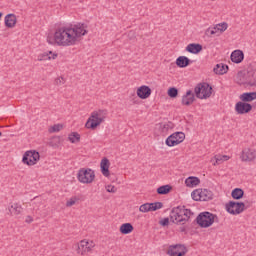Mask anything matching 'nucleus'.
Instances as JSON below:
<instances>
[{"mask_svg":"<svg viewBox=\"0 0 256 256\" xmlns=\"http://www.w3.org/2000/svg\"><path fill=\"white\" fill-rule=\"evenodd\" d=\"M25 223H33V217L26 216Z\"/></svg>","mask_w":256,"mask_h":256,"instance_id":"45","label":"nucleus"},{"mask_svg":"<svg viewBox=\"0 0 256 256\" xmlns=\"http://www.w3.org/2000/svg\"><path fill=\"white\" fill-rule=\"evenodd\" d=\"M77 179L79 183L90 185V183L95 181V171L91 168H82L77 173Z\"/></svg>","mask_w":256,"mask_h":256,"instance_id":"6","label":"nucleus"},{"mask_svg":"<svg viewBox=\"0 0 256 256\" xmlns=\"http://www.w3.org/2000/svg\"><path fill=\"white\" fill-rule=\"evenodd\" d=\"M77 201H79V199L77 197H72L70 198L67 202H66V207H73V205H75V203H77Z\"/></svg>","mask_w":256,"mask_h":256,"instance_id":"39","label":"nucleus"},{"mask_svg":"<svg viewBox=\"0 0 256 256\" xmlns=\"http://www.w3.org/2000/svg\"><path fill=\"white\" fill-rule=\"evenodd\" d=\"M109 167H111V162H109L108 158H103L100 162V171L104 177H111V172L109 171Z\"/></svg>","mask_w":256,"mask_h":256,"instance_id":"16","label":"nucleus"},{"mask_svg":"<svg viewBox=\"0 0 256 256\" xmlns=\"http://www.w3.org/2000/svg\"><path fill=\"white\" fill-rule=\"evenodd\" d=\"M1 17H3V13L2 12H0V21H1Z\"/></svg>","mask_w":256,"mask_h":256,"instance_id":"48","label":"nucleus"},{"mask_svg":"<svg viewBox=\"0 0 256 256\" xmlns=\"http://www.w3.org/2000/svg\"><path fill=\"white\" fill-rule=\"evenodd\" d=\"M245 209L247 208L243 202L230 201L226 204V211L230 213V215H241Z\"/></svg>","mask_w":256,"mask_h":256,"instance_id":"8","label":"nucleus"},{"mask_svg":"<svg viewBox=\"0 0 256 256\" xmlns=\"http://www.w3.org/2000/svg\"><path fill=\"white\" fill-rule=\"evenodd\" d=\"M47 42L50 44V45H54V43H57L55 41V33H54V37L53 36H48L47 37Z\"/></svg>","mask_w":256,"mask_h":256,"instance_id":"42","label":"nucleus"},{"mask_svg":"<svg viewBox=\"0 0 256 256\" xmlns=\"http://www.w3.org/2000/svg\"><path fill=\"white\" fill-rule=\"evenodd\" d=\"M256 151L250 148H245L242 151L241 160L242 161H255Z\"/></svg>","mask_w":256,"mask_h":256,"instance_id":"17","label":"nucleus"},{"mask_svg":"<svg viewBox=\"0 0 256 256\" xmlns=\"http://www.w3.org/2000/svg\"><path fill=\"white\" fill-rule=\"evenodd\" d=\"M167 93H168V96L171 97V99H175L179 95V90L175 87H171V88L168 89Z\"/></svg>","mask_w":256,"mask_h":256,"instance_id":"33","label":"nucleus"},{"mask_svg":"<svg viewBox=\"0 0 256 256\" xmlns=\"http://www.w3.org/2000/svg\"><path fill=\"white\" fill-rule=\"evenodd\" d=\"M40 157L41 156L39 155V152L35 150H29L24 153L22 162L24 163V165L28 166L37 165V161H39Z\"/></svg>","mask_w":256,"mask_h":256,"instance_id":"9","label":"nucleus"},{"mask_svg":"<svg viewBox=\"0 0 256 256\" xmlns=\"http://www.w3.org/2000/svg\"><path fill=\"white\" fill-rule=\"evenodd\" d=\"M133 229V224L124 223L120 226V233H122V235H129V233H133Z\"/></svg>","mask_w":256,"mask_h":256,"instance_id":"28","label":"nucleus"},{"mask_svg":"<svg viewBox=\"0 0 256 256\" xmlns=\"http://www.w3.org/2000/svg\"><path fill=\"white\" fill-rule=\"evenodd\" d=\"M140 213H149L151 211L150 203H144L139 207Z\"/></svg>","mask_w":256,"mask_h":256,"instance_id":"36","label":"nucleus"},{"mask_svg":"<svg viewBox=\"0 0 256 256\" xmlns=\"http://www.w3.org/2000/svg\"><path fill=\"white\" fill-rule=\"evenodd\" d=\"M217 33H219V32H218L216 26L213 27V28H208V29L206 30V35H207L208 37H213V35H217Z\"/></svg>","mask_w":256,"mask_h":256,"instance_id":"37","label":"nucleus"},{"mask_svg":"<svg viewBox=\"0 0 256 256\" xmlns=\"http://www.w3.org/2000/svg\"><path fill=\"white\" fill-rule=\"evenodd\" d=\"M63 129V124H55L49 128V133H59Z\"/></svg>","mask_w":256,"mask_h":256,"instance_id":"35","label":"nucleus"},{"mask_svg":"<svg viewBox=\"0 0 256 256\" xmlns=\"http://www.w3.org/2000/svg\"><path fill=\"white\" fill-rule=\"evenodd\" d=\"M95 247V243L89 240H81L78 244H76V253L78 255H87L90 251Z\"/></svg>","mask_w":256,"mask_h":256,"instance_id":"10","label":"nucleus"},{"mask_svg":"<svg viewBox=\"0 0 256 256\" xmlns=\"http://www.w3.org/2000/svg\"><path fill=\"white\" fill-rule=\"evenodd\" d=\"M152 90L149 86L147 85H142L137 88L136 94L139 99H149L151 97Z\"/></svg>","mask_w":256,"mask_h":256,"instance_id":"15","label":"nucleus"},{"mask_svg":"<svg viewBox=\"0 0 256 256\" xmlns=\"http://www.w3.org/2000/svg\"><path fill=\"white\" fill-rule=\"evenodd\" d=\"M199 183H201V180L195 176H190L185 180L186 187H197Z\"/></svg>","mask_w":256,"mask_h":256,"instance_id":"27","label":"nucleus"},{"mask_svg":"<svg viewBox=\"0 0 256 256\" xmlns=\"http://www.w3.org/2000/svg\"><path fill=\"white\" fill-rule=\"evenodd\" d=\"M252 87H256V80H254L252 83H250Z\"/></svg>","mask_w":256,"mask_h":256,"instance_id":"46","label":"nucleus"},{"mask_svg":"<svg viewBox=\"0 0 256 256\" xmlns=\"http://www.w3.org/2000/svg\"><path fill=\"white\" fill-rule=\"evenodd\" d=\"M231 159L230 156L227 155H215L212 159H211V163H213L214 166L216 165H221V163H223V161H229ZM215 161V162H213Z\"/></svg>","mask_w":256,"mask_h":256,"instance_id":"26","label":"nucleus"},{"mask_svg":"<svg viewBox=\"0 0 256 256\" xmlns=\"http://www.w3.org/2000/svg\"><path fill=\"white\" fill-rule=\"evenodd\" d=\"M70 143H79L81 141V135L77 132H72L68 135Z\"/></svg>","mask_w":256,"mask_h":256,"instance_id":"32","label":"nucleus"},{"mask_svg":"<svg viewBox=\"0 0 256 256\" xmlns=\"http://www.w3.org/2000/svg\"><path fill=\"white\" fill-rule=\"evenodd\" d=\"M55 85H57V87H61V85H65V78L63 77L56 78Z\"/></svg>","mask_w":256,"mask_h":256,"instance_id":"40","label":"nucleus"},{"mask_svg":"<svg viewBox=\"0 0 256 256\" xmlns=\"http://www.w3.org/2000/svg\"><path fill=\"white\" fill-rule=\"evenodd\" d=\"M215 27H216L218 32L220 31V33H223L224 31H227L228 25H227L226 22H223L221 24L216 25Z\"/></svg>","mask_w":256,"mask_h":256,"instance_id":"38","label":"nucleus"},{"mask_svg":"<svg viewBox=\"0 0 256 256\" xmlns=\"http://www.w3.org/2000/svg\"><path fill=\"white\" fill-rule=\"evenodd\" d=\"M58 56L57 53L53 51L44 52L38 55V61H51V59H55Z\"/></svg>","mask_w":256,"mask_h":256,"instance_id":"23","label":"nucleus"},{"mask_svg":"<svg viewBox=\"0 0 256 256\" xmlns=\"http://www.w3.org/2000/svg\"><path fill=\"white\" fill-rule=\"evenodd\" d=\"M168 254L170 256H185L187 255V247L183 244H175L169 246Z\"/></svg>","mask_w":256,"mask_h":256,"instance_id":"12","label":"nucleus"},{"mask_svg":"<svg viewBox=\"0 0 256 256\" xmlns=\"http://www.w3.org/2000/svg\"><path fill=\"white\" fill-rule=\"evenodd\" d=\"M55 139H56L57 141H59V137H56Z\"/></svg>","mask_w":256,"mask_h":256,"instance_id":"49","label":"nucleus"},{"mask_svg":"<svg viewBox=\"0 0 256 256\" xmlns=\"http://www.w3.org/2000/svg\"><path fill=\"white\" fill-rule=\"evenodd\" d=\"M107 119V110H97L91 113L85 127L86 129H97Z\"/></svg>","mask_w":256,"mask_h":256,"instance_id":"3","label":"nucleus"},{"mask_svg":"<svg viewBox=\"0 0 256 256\" xmlns=\"http://www.w3.org/2000/svg\"><path fill=\"white\" fill-rule=\"evenodd\" d=\"M186 51L193 55H197L203 51V46L201 44L191 43L187 45Z\"/></svg>","mask_w":256,"mask_h":256,"instance_id":"21","label":"nucleus"},{"mask_svg":"<svg viewBox=\"0 0 256 256\" xmlns=\"http://www.w3.org/2000/svg\"><path fill=\"white\" fill-rule=\"evenodd\" d=\"M193 201H211L213 200V192L207 189H196L191 193Z\"/></svg>","mask_w":256,"mask_h":256,"instance_id":"7","label":"nucleus"},{"mask_svg":"<svg viewBox=\"0 0 256 256\" xmlns=\"http://www.w3.org/2000/svg\"><path fill=\"white\" fill-rule=\"evenodd\" d=\"M253 109V106L247 102H238L235 105V111L238 115H245Z\"/></svg>","mask_w":256,"mask_h":256,"instance_id":"13","label":"nucleus"},{"mask_svg":"<svg viewBox=\"0 0 256 256\" xmlns=\"http://www.w3.org/2000/svg\"><path fill=\"white\" fill-rule=\"evenodd\" d=\"M136 35H135V31H130L128 32V39L130 41H133V39H135Z\"/></svg>","mask_w":256,"mask_h":256,"instance_id":"44","label":"nucleus"},{"mask_svg":"<svg viewBox=\"0 0 256 256\" xmlns=\"http://www.w3.org/2000/svg\"><path fill=\"white\" fill-rule=\"evenodd\" d=\"M51 145V147H55V145H53V144H50Z\"/></svg>","mask_w":256,"mask_h":256,"instance_id":"50","label":"nucleus"},{"mask_svg":"<svg viewBox=\"0 0 256 256\" xmlns=\"http://www.w3.org/2000/svg\"><path fill=\"white\" fill-rule=\"evenodd\" d=\"M230 59L232 63H242V61L245 59V54L243 53L242 50H234L231 53Z\"/></svg>","mask_w":256,"mask_h":256,"instance_id":"20","label":"nucleus"},{"mask_svg":"<svg viewBox=\"0 0 256 256\" xmlns=\"http://www.w3.org/2000/svg\"><path fill=\"white\" fill-rule=\"evenodd\" d=\"M197 99H209L213 95V87L208 83H199L194 88Z\"/></svg>","mask_w":256,"mask_h":256,"instance_id":"5","label":"nucleus"},{"mask_svg":"<svg viewBox=\"0 0 256 256\" xmlns=\"http://www.w3.org/2000/svg\"><path fill=\"white\" fill-rule=\"evenodd\" d=\"M240 99L244 103H251L256 99V92H245L240 96Z\"/></svg>","mask_w":256,"mask_h":256,"instance_id":"24","label":"nucleus"},{"mask_svg":"<svg viewBox=\"0 0 256 256\" xmlns=\"http://www.w3.org/2000/svg\"><path fill=\"white\" fill-rule=\"evenodd\" d=\"M192 215L193 212L185 208V206H178L173 208L170 212V221L176 225H185V223L191 219Z\"/></svg>","mask_w":256,"mask_h":256,"instance_id":"2","label":"nucleus"},{"mask_svg":"<svg viewBox=\"0 0 256 256\" xmlns=\"http://www.w3.org/2000/svg\"><path fill=\"white\" fill-rule=\"evenodd\" d=\"M245 195V191L241 188H235L231 192V196L233 199H236V201H239V199H243V196Z\"/></svg>","mask_w":256,"mask_h":256,"instance_id":"29","label":"nucleus"},{"mask_svg":"<svg viewBox=\"0 0 256 256\" xmlns=\"http://www.w3.org/2000/svg\"><path fill=\"white\" fill-rule=\"evenodd\" d=\"M182 105H186L189 107V105H193L195 103V94L193 91L188 90L184 96H182Z\"/></svg>","mask_w":256,"mask_h":256,"instance_id":"18","label":"nucleus"},{"mask_svg":"<svg viewBox=\"0 0 256 256\" xmlns=\"http://www.w3.org/2000/svg\"><path fill=\"white\" fill-rule=\"evenodd\" d=\"M172 189H173V187H171V185H163V186H160L159 188H157V193H158V195H167V194L171 193Z\"/></svg>","mask_w":256,"mask_h":256,"instance_id":"30","label":"nucleus"},{"mask_svg":"<svg viewBox=\"0 0 256 256\" xmlns=\"http://www.w3.org/2000/svg\"><path fill=\"white\" fill-rule=\"evenodd\" d=\"M8 210L11 217L20 218L23 215V206L19 203H10Z\"/></svg>","mask_w":256,"mask_h":256,"instance_id":"14","label":"nucleus"},{"mask_svg":"<svg viewBox=\"0 0 256 256\" xmlns=\"http://www.w3.org/2000/svg\"><path fill=\"white\" fill-rule=\"evenodd\" d=\"M158 129L159 131H161L162 133H167V131H169V129H173V123L171 122H167V123H160L158 124Z\"/></svg>","mask_w":256,"mask_h":256,"instance_id":"31","label":"nucleus"},{"mask_svg":"<svg viewBox=\"0 0 256 256\" xmlns=\"http://www.w3.org/2000/svg\"><path fill=\"white\" fill-rule=\"evenodd\" d=\"M215 217H217V215L211 212H202L197 216L196 223L199 227H202V229H207V227H211V225L215 223Z\"/></svg>","mask_w":256,"mask_h":256,"instance_id":"4","label":"nucleus"},{"mask_svg":"<svg viewBox=\"0 0 256 256\" xmlns=\"http://www.w3.org/2000/svg\"><path fill=\"white\" fill-rule=\"evenodd\" d=\"M4 23L8 29H13L17 25V16L15 14H7L4 18Z\"/></svg>","mask_w":256,"mask_h":256,"instance_id":"19","label":"nucleus"},{"mask_svg":"<svg viewBox=\"0 0 256 256\" xmlns=\"http://www.w3.org/2000/svg\"><path fill=\"white\" fill-rule=\"evenodd\" d=\"M180 231L183 233L185 231V227H180Z\"/></svg>","mask_w":256,"mask_h":256,"instance_id":"47","label":"nucleus"},{"mask_svg":"<svg viewBox=\"0 0 256 256\" xmlns=\"http://www.w3.org/2000/svg\"><path fill=\"white\" fill-rule=\"evenodd\" d=\"M213 71L216 75H225V73H227V71H229V66H227L223 63H220L214 67Z\"/></svg>","mask_w":256,"mask_h":256,"instance_id":"25","label":"nucleus"},{"mask_svg":"<svg viewBox=\"0 0 256 256\" xmlns=\"http://www.w3.org/2000/svg\"><path fill=\"white\" fill-rule=\"evenodd\" d=\"M158 209H163L162 202H152V203H150V211H158Z\"/></svg>","mask_w":256,"mask_h":256,"instance_id":"34","label":"nucleus"},{"mask_svg":"<svg viewBox=\"0 0 256 256\" xmlns=\"http://www.w3.org/2000/svg\"><path fill=\"white\" fill-rule=\"evenodd\" d=\"M107 193H117V187L114 185H107L106 186Z\"/></svg>","mask_w":256,"mask_h":256,"instance_id":"41","label":"nucleus"},{"mask_svg":"<svg viewBox=\"0 0 256 256\" xmlns=\"http://www.w3.org/2000/svg\"><path fill=\"white\" fill-rule=\"evenodd\" d=\"M160 225H162V227H167V225H169V218H164L161 220Z\"/></svg>","mask_w":256,"mask_h":256,"instance_id":"43","label":"nucleus"},{"mask_svg":"<svg viewBox=\"0 0 256 256\" xmlns=\"http://www.w3.org/2000/svg\"><path fill=\"white\" fill-rule=\"evenodd\" d=\"M183 141H185V133L175 132L166 139V145L168 147H175V145H179Z\"/></svg>","mask_w":256,"mask_h":256,"instance_id":"11","label":"nucleus"},{"mask_svg":"<svg viewBox=\"0 0 256 256\" xmlns=\"http://www.w3.org/2000/svg\"><path fill=\"white\" fill-rule=\"evenodd\" d=\"M3 135V133L0 132V137Z\"/></svg>","mask_w":256,"mask_h":256,"instance_id":"51","label":"nucleus"},{"mask_svg":"<svg viewBox=\"0 0 256 256\" xmlns=\"http://www.w3.org/2000/svg\"><path fill=\"white\" fill-rule=\"evenodd\" d=\"M176 65L180 69H185V67H189V65H191V59H189L187 56H179L176 59Z\"/></svg>","mask_w":256,"mask_h":256,"instance_id":"22","label":"nucleus"},{"mask_svg":"<svg viewBox=\"0 0 256 256\" xmlns=\"http://www.w3.org/2000/svg\"><path fill=\"white\" fill-rule=\"evenodd\" d=\"M84 35H87V25L85 24L63 26L55 31V42L60 47H72L77 45L79 38Z\"/></svg>","mask_w":256,"mask_h":256,"instance_id":"1","label":"nucleus"}]
</instances>
